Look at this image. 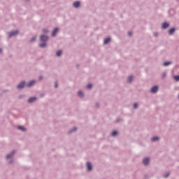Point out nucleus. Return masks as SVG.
I'll use <instances>...</instances> for the list:
<instances>
[{
  "label": "nucleus",
  "instance_id": "obj_1",
  "mask_svg": "<svg viewBox=\"0 0 179 179\" xmlns=\"http://www.w3.org/2000/svg\"><path fill=\"white\" fill-rule=\"evenodd\" d=\"M34 83H36L35 80L30 81L27 85L24 83V82H22L17 86V89H23L25 85L27 86V87H31V86H33Z\"/></svg>",
  "mask_w": 179,
  "mask_h": 179
},
{
  "label": "nucleus",
  "instance_id": "obj_20",
  "mask_svg": "<svg viewBox=\"0 0 179 179\" xmlns=\"http://www.w3.org/2000/svg\"><path fill=\"white\" fill-rule=\"evenodd\" d=\"M171 64V62H164V66H167L170 65Z\"/></svg>",
  "mask_w": 179,
  "mask_h": 179
},
{
  "label": "nucleus",
  "instance_id": "obj_25",
  "mask_svg": "<svg viewBox=\"0 0 179 179\" xmlns=\"http://www.w3.org/2000/svg\"><path fill=\"white\" fill-rule=\"evenodd\" d=\"M169 176H170V173L166 174L164 177L167 178V177H169Z\"/></svg>",
  "mask_w": 179,
  "mask_h": 179
},
{
  "label": "nucleus",
  "instance_id": "obj_16",
  "mask_svg": "<svg viewBox=\"0 0 179 179\" xmlns=\"http://www.w3.org/2000/svg\"><path fill=\"white\" fill-rule=\"evenodd\" d=\"M62 54V51L59 50L57 52L56 55H57V57H61Z\"/></svg>",
  "mask_w": 179,
  "mask_h": 179
},
{
  "label": "nucleus",
  "instance_id": "obj_28",
  "mask_svg": "<svg viewBox=\"0 0 179 179\" xmlns=\"http://www.w3.org/2000/svg\"><path fill=\"white\" fill-rule=\"evenodd\" d=\"M43 33H47V31H45V29H43Z\"/></svg>",
  "mask_w": 179,
  "mask_h": 179
},
{
  "label": "nucleus",
  "instance_id": "obj_10",
  "mask_svg": "<svg viewBox=\"0 0 179 179\" xmlns=\"http://www.w3.org/2000/svg\"><path fill=\"white\" fill-rule=\"evenodd\" d=\"M13 155H15V151H13L10 154L7 155L6 159H10V157H13Z\"/></svg>",
  "mask_w": 179,
  "mask_h": 179
},
{
  "label": "nucleus",
  "instance_id": "obj_14",
  "mask_svg": "<svg viewBox=\"0 0 179 179\" xmlns=\"http://www.w3.org/2000/svg\"><path fill=\"white\" fill-rule=\"evenodd\" d=\"M17 129L20 131H26V129L23 126H18Z\"/></svg>",
  "mask_w": 179,
  "mask_h": 179
},
{
  "label": "nucleus",
  "instance_id": "obj_4",
  "mask_svg": "<svg viewBox=\"0 0 179 179\" xmlns=\"http://www.w3.org/2000/svg\"><path fill=\"white\" fill-rule=\"evenodd\" d=\"M157 90H159V87H157V86H154L151 88L150 92L151 93H156Z\"/></svg>",
  "mask_w": 179,
  "mask_h": 179
},
{
  "label": "nucleus",
  "instance_id": "obj_17",
  "mask_svg": "<svg viewBox=\"0 0 179 179\" xmlns=\"http://www.w3.org/2000/svg\"><path fill=\"white\" fill-rule=\"evenodd\" d=\"M152 142H156V141H159V137H153L151 138Z\"/></svg>",
  "mask_w": 179,
  "mask_h": 179
},
{
  "label": "nucleus",
  "instance_id": "obj_31",
  "mask_svg": "<svg viewBox=\"0 0 179 179\" xmlns=\"http://www.w3.org/2000/svg\"><path fill=\"white\" fill-rule=\"evenodd\" d=\"M0 52H2V49H0Z\"/></svg>",
  "mask_w": 179,
  "mask_h": 179
},
{
  "label": "nucleus",
  "instance_id": "obj_23",
  "mask_svg": "<svg viewBox=\"0 0 179 179\" xmlns=\"http://www.w3.org/2000/svg\"><path fill=\"white\" fill-rule=\"evenodd\" d=\"M134 108H138V103L134 104Z\"/></svg>",
  "mask_w": 179,
  "mask_h": 179
},
{
  "label": "nucleus",
  "instance_id": "obj_2",
  "mask_svg": "<svg viewBox=\"0 0 179 179\" xmlns=\"http://www.w3.org/2000/svg\"><path fill=\"white\" fill-rule=\"evenodd\" d=\"M17 34H19V31H12L8 34V37L10 38L15 37V36H17Z\"/></svg>",
  "mask_w": 179,
  "mask_h": 179
},
{
  "label": "nucleus",
  "instance_id": "obj_9",
  "mask_svg": "<svg viewBox=\"0 0 179 179\" xmlns=\"http://www.w3.org/2000/svg\"><path fill=\"white\" fill-rule=\"evenodd\" d=\"M37 100V98L36 97H31L29 99L28 102L29 103H33V101H36Z\"/></svg>",
  "mask_w": 179,
  "mask_h": 179
},
{
  "label": "nucleus",
  "instance_id": "obj_8",
  "mask_svg": "<svg viewBox=\"0 0 179 179\" xmlns=\"http://www.w3.org/2000/svg\"><path fill=\"white\" fill-rule=\"evenodd\" d=\"M73 6H74V8H79V6H80V2H79V1L74 2Z\"/></svg>",
  "mask_w": 179,
  "mask_h": 179
},
{
  "label": "nucleus",
  "instance_id": "obj_3",
  "mask_svg": "<svg viewBox=\"0 0 179 179\" xmlns=\"http://www.w3.org/2000/svg\"><path fill=\"white\" fill-rule=\"evenodd\" d=\"M40 38H41V41H43V43H45V41H48V36H41Z\"/></svg>",
  "mask_w": 179,
  "mask_h": 179
},
{
  "label": "nucleus",
  "instance_id": "obj_7",
  "mask_svg": "<svg viewBox=\"0 0 179 179\" xmlns=\"http://www.w3.org/2000/svg\"><path fill=\"white\" fill-rule=\"evenodd\" d=\"M87 169L88 171H92V164L90 162L87 163Z\"/></svg>",
  "mask_w": 179,
  "mask_h": 179
},
{
  "label": "nucleus",
  "instance_id": "obj_5",
  "mask_svg": "<svg viewBox=\"0 0 179 179\" xmlns=\"http://www.w3.org/2000/svg\"><path fill=\"white\" fill-rule=\"evenodd\" d=\"M57 33H58V28H55V29L52 33V37H55V36L57 35Z\"/></svg>",
  "mask_w": 179,
  "mask_h": 179
},
{
  "label": "nucleus",
  "instance_id": "obj_19",
  "mask_svg": "<svg viewBox=\"0 0 179 179\" xmlns=\"http://www.w3.org/2000/svg\"><path fill=\"white\" fill-rule=\"evenodd\" d=\"M117 134V131H113L111 133L112 136H116Z\"/></svg>",
  "mask_w": 179,
  "mask_h": 179
},
{
  "label": "nucleus",
  "instance_id": "obj_24",
  "mask_svg": "<svg viewBox=\"0 0 179 179\" xmlns=\"http://www.w3.org/2000/svg\"><path fill=\"white\" fill-rule=\"evenodd\" d=\"M55 87H58V84H57V83H55Z\"/></svg>",
  "mask_w": 179,
  "mask_h": 179
},
{
  "label": "nucleus",
  "instance_id": "obj_12",
  "mask_svg": "<svg viewBox=\"0 0 179 179\" xmlns=\"http://www.w3.org/2000/svg\"><path fill=\"white\" fill-rule=\"evenodd\" d=\"M110 41H111V38H105L103 43L104 44H108V43H110Z\"/></svg>",
  "mask_w": 179,
  "mask_h": 179
},
{
  "label": "nucleus",
  "instance_id": "obj_6",
  "mask_svg": "<svg viewBox=\"0 0 179 179\" xmlns=\"http://www.w3.org/2000/svg\"><path fill=\"white\" fill-rule=\"evenodd\" d=\"M143 164H145V166L149 164V158H144L143 160Z\"/></svg>",
  "mask_w": 179,
  "mask_h": 179
},
{
  "label": "nucleus",
  "instance_id": "obj_21",
  "mask_svg": "<svg viewBox=\"0 0 179 179\" xmlns=\"http://www.w3.org/2000/svg\"><path fill=\"white\" fill-rule=\"evenodd\" d=\"M174 79H175V80L178 81L179 80V76H175Z\"/></svg>",
  "mask_w": 179,
  "mask_h": 179
},
{
  "label": "nucleus",
  "instance_id": "obj_32",
  "mask_svg": "<svg viewBox=\"0 0 179 179\" xmlns=\"http://www.w3.org/2000/svg\"><path fill=\"white\" fill-rule=\"evenodd\" d=\"M71 132H72V131H69V134H71Z\"/></svg>",
  "mask_w": 179,
  "mask_h": 179
},
{
  "label": "nucleus",
  "instance_id": "obj_13",
  "mask_svg": "<svg viewBox=\"0 0 179 179\" xmlns=\"http://www.w3.org/2000/svg\"><path fill=\"white\" fill-rule=\"evenodd\" d=\"M133 79H134V77L129 76V77L127 78V82H128L129 83H131V82H132Z\"/></svg>",
  "mask_w": 179,
  "mask_h": 179
},
{
  "label": "nucleus",
  "instance_id": "obj_30",
  "mask_svg": "<svg viewBox=\"0 0 179 179\" xmlns=\"http://www.w3.org/2000/svg\"><path fill=\"white\" fill-rule=\"evenodd\" d=\"M34 40H36V38H34V39H32V41H34Z\"/></svg>",
  "mask_w": 179,
  "mask_h": 179
},
{
  "label": "nucleus",
  "instance_id": "obj_27",
  "mask_svg": "<svg viewBox=\"0 0 179 179\" xmlns=\"http://www.w3.org/2000/svg\"><path fill=\"white\" fill-rule=\"evenodd\" d=\"M39 79H40V80H41L43 79V76H41V77L39 78Z\"/></svg>",
  "mask_w": 179,
  "mask_h": 179
},
{
  "label": "nucleus",
  "instance_id": "obj_11",
  "mask_svg": "<svg viewBox=\"0 0 179 179\" xmlns=\"http://www.w3.org/2000/svg\"><path fill=\"white\" fill-rule=\"evenodd\" d=\"M169 23H167V22H164L163 24H162V29H167V27H169Z\"/></svg>",
  "mask_w": 179,
  "mask_h": 179
},
{
  "label": "nucleus",
  "instance_id": "obj_22",
  "mask_svg": "<svg viewBox=\"0 0 179 179\" xmlns=\"http://www.w3.org/2000/svg\"><path fill=\"white\" fill-rule=\"evenodd\" d=\"M92 84L87 85V89H92Z\"/></svg>",
  "mask_w": 179,
  "mask_h": 179
},
{
  "label": "nucleus",
  "instance_id": "obj_18",
  "mask_svg": "<svg viewBox=\"0 0 179 179\" xmlns=\"http://www.w3.org/2000/svg\"><path fill=\"white\" fill-rule=\"evenodd\" d=\"M78 95L79 96V97H83V92H82L81 91H79L78 92Z\"/></svg>",
  "mask_w": 179,
  "mask_h": 179
},
{
  "label": "nucleus",
  "instance_id": "obj_15",
  "mask_svg": "<svg viewBox=\"0 0 179 179\" xmlns=\"http://www.w3.org/2000/svg\"><path fill=\"white\" fill-rule=\"evenodd\" d=\"M174 31H176V29L174 28H172V29H169V34H173V33H174Z\"/></svg>",
  "mask_w": 179,
  "mask_h": 179
},
{
  "label": "nucleus",
  "instance_id": "obj_26",
  "mask_svg": "<svg viewBox=\"0 0 179 179\" xmlns=\"http://www.w3.org/2000/svg\"><path fill=\"white\" fill-rule=\"evenodd\" d=\"M128 35H129V36H132V33L128 32Z\"/></svg>",
  "mask_w": 179,
  "mask_h": 179
},
{
  "label": "nucleus",
  "instance_id": "obj_29",
  "mask_svg": "<svg viewBox=\"0 0 179 179\" xmlns=\"http://www.w3.org/2000/svg\"><path fill=\"white\" fill-rule=\"evenodd\" d=\"M73 131H76V128H73Z\"/></svg>",
  "mask_w": 179,
  "mask_h": 179
}]
</instances>
